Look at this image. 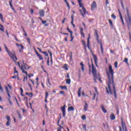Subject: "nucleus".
I'll list each match as a JSON object with an SVG mask.
<instances>
[{
    "instance_id": "obj_13",
    "label": "nucleus",
    "mask_w": 131,
    "mask_h": 131,
    "mask_svg": "<svg viewBox=\"0 0 131 131\" xmlns=\"http://www.w3.org/2000/svg\"><path fill=\"white\" fill-rule=\"evenodd\" d=\"M88 103L86 102V101H85V105L84 106V110L85 111H87L88 110Z\"/></svg>"
},
{
    "instance_id": "obj_6",
    "label": "nucleus",
    "mask_w": 131,
    "mask_h": 131,
    "mask_svg": "<svg viewBox=\"0 0 131 131\" xmlns=\"http://www.w3.org/2000/svg\"><path fill=\"white\" fill-rule=\"evenodd\" d=\"M79 7L82 8L84 14H86V9L84 7V5L82 3L79 4Z\"/></svg>"
},
{
    "instance_id": "obj_61",
    "label": "nucleus",
    "mask_w": 131,
    "mask_h": 131,
    "mask_svg": "<svg viewBox=\"0 0 131 131\" xmlns=\"http://www.w3.org/2000/svg\"><path fill=\"white\" fill-rule=\"evenodd\" d=\"M67 78H68V79H70V75H69V73L67 74Z\"/></svg>"
},
{
    "instance_id": "obj_48",
    "label": "nucleus",
    "mask_w": 131,
    "mask_h": 131,
    "mask_svg": "<svg viewBox=\"0 0 131 131\" xmlns=\"http://www.w3.org/2000/svg\"><path fill=\"white\" fill-rule=\"evenodd\" d=\"M108 21H109V23H110L111 26L113 27V22L112 21V20L111 19H108Z\"/></svg>"
},
{
    "instance_id": "obj_39",
    "label": "nucleus",
    "mask_w": 131,
    "mask_h": 131,
    "mask_svg": "<svg viewBox=\"0 0 131 131\" xmlns=\"http://www.w3.org/2000/svg\"><path fill=\"white\" fill-rule=\"evenodd\" d=\"M79 12H80L81 15H82L83 17H84V15H85V14H84V13H82V9H79Z\"/></svg>"
},
{
    "instance_id": "obj_42",
    "label": "nucleus",
    "mask_w": 131,
    "mask_h": 131,
    "mask_svg": "<svg viewBox=\"0 0 131 131\" xmlns=\"http://www.w3.org/2000/svg\"><path fill=\"white\" fill-rule=\"evenodd\" d=\"M67 30L71 34H73L72 31H71L69 28H67Z\"/></svg>"
},
{
    "instance_id": "obj_37",
    "label": "nucleus",
    "mask_w": 131,
    "mask_h": 131,
    "mask_svg": "<svg viewBox=\"0 0 131 131\" xmlns=\"http://www.w3.org/2000/svg\"><path fill=\"white\" fill-rule=\"evenodd\" d=\"M6 119H7V120L8 121H11V117H10V116H7Z\"/></svg>"
},
{
    "instance_id": "obj_22",
    "label": "nucleus",
    "mask_w": 131,
    "mask_h": 131,
    "mask_svg": "<svg viewBox=\"0 0 131 131\" xmlns=\"http://www.w3.org/2000/svg\"><path fill=\"white\" fill-rule=\"evenodd\" d=\"M49 96V94H48V92H46V97H45V102L47 103L48 101H47V98Z\"/></svg>"
},
{
    "instance_id": "obj_40",
    "label": "nucleus",
    "mask_w": 131,
    "mask_h": 131,
    "mask_svg": "<svg viewBox=\"0 0 131 131\" xmlns=\"http://www.w3.org/2000/svg\"><path fill=\"white\" fill-rule=\"evenodd\" d=\"M95 36H96V38H99V35L98 34L97 30H95Z\"/></svg>"
},
{
    "instance_id": "obj_58",
    "label": "nucleus",
    "mask_w": 131,
    "mask_h": 131,
    "mask_svg": "<svg viewBox=\"0 0 131 131\" xmlns=\"http://www.w3.org/2000/svg\"><path fill=\"white\" fill-rule=\"evenodd\" d=\"M20 94H23V93H24V90H23V89H22V88H20Z\"/></svg>"
},
{
    "instance_id": "obj_62",
    "label": "nucleus",
    "mask_w": 131,
    "mask_h": 131,
    "mask_svg": "<svg viewBox=\"0 0 131 131\" xmlns=\"http://www.w3.org/2000/svg\"><path fill=\"white\" fill-rule=\"evenodd\" d=\"M13 36L14 37V38L16 41H19V40L17 39V37H16V36H15V35H13Z\"/></svg>"
},
{
    "instance_id": "obj_43",
    "label": "nucleus",
    "mask_w": 131,
    "mask_h": 131,
    "mask_svg": "<svg viewBox=\"0 0 131 131\" xmlns=\"http://www.w3.org/2000/svg\"><path fill=\"white\" fill-rule=\"evenodd\" d=\"M59 94L62 95L64 96L65 93H64V92H63V91H60Z\"/></svg>"
},
{
    "instance_id": "obj_54",
    "label": "nucleus",
    "mask_w": 131,
    "mask_h": 131,
    "mask_svg": "<svg viewBox=\"0 0 131 131\" xmlns=\"http://www.w3.org/2000/svg\"><path fill=\"white\" fill-rule=\"evenodd\" d=\"M96 98V93L94 94V97H93L92 100H95Z\"/></svg>"
},
{
    "instance_id": "obj_64",
    "label": "nucleus",
    "mask_w": 131,
    "mask_h": 131,
    "mask_svg": "<svg viewBox=\"0 0 131 131\" xmlns=\"http://www.w3.org/2000/svg\"><path fill=\"white\" fill-rule=\"evenodd\" d=\"M112 17L114 19H116V16L115 15H114V14H113V15H112Z\"/></svg>"
},
{
    "instance_id": "obj_32",
    "label": "nucleus",
    "mask_w": 131,
    "mask_h": 131,
    "mask_svg": "<svg viewBox=\"0 0 131 131\" xmlns=\"http://www.w3.org/2000/svg\"><path fill=\"white\" fill-rule=\"evenodd\" d=\"M42 54H44L46 56H48V53L46 51L41 52Z\"/></svg>"
},
{
    "instance_id": "obj_36",
    "label": "nucleus",
    "mask_w": 131,
    "mask_h": 131,
    "mask_svg": "<svg viewBox=\"0 0 131 131\" xmlns=\"http://www.w3.org/2000/svg\"><path fill=\"white\" fill-rule=\"evenodd\" d=\"M128 59L127 58H125L123 62H125L126 64H128Z\"/></svg>"
},
{
    "instance_id": "obj_56",
    "label": "nucleus",
    "mask_w": 131,
    "mask_h": 131,
    "mask_svg": "<svg viewBox=\"0 0 131 131\" xmlns=\"http://www.w3.org/2000/svg\"><path fill=\"white\" fill-rule=\"evenodd\" d=\"M28 96L31 97H32L33 96V95L32 93H30L29 94Z\"/></svg>"
},
{
    "instance_id": "obj_7",
    "label": "nucleus",
    "mask_w": 131,
    "mask_h": 131,
    "mask_svg": "<svg viewBox=\"0 0 131 131\" xmlns=\"http://www.w3.org/2000/svg\"><path fill=\"white\" fill-rule=\"evenodd\" d=\"M126 12H127V16L128 20L129 21V24H130V23H131V17H130V14L129 13V11H128V8H126Z\"/></svg>"
},
{
    "instance_id": "obj_44",
    "label": "nucleus",
    "mask_w": 131,
    "mask_h": 131,
    "mask_svg": "<svg viewBox=\"0 0 131 131\" xmlns=\"http://www.w3.org/2000/svg\"><path fill=\"white\" fill-rule=\"evenodd\" d=\"M21 28H22V29L23 30V31H24V33H25V36H27V33H26V31L25 30V29H24V28H23V26H21Z\"/></svg>"
},
{
    "instance_id": "obj_52",
    "label": "nucleus",
    "mask_w": 131,
    "mask_h": 131,
    "mask_svg": "<svg viewBox=\"0 0 131 131\" xmlns=\"http://www.w3.org/2000/svg\"><path fill=\"white\" fill-rule=\"evenodd\" d=\"M115 68H118V62H115Z\"/></svg>"
},
{
    "instance_id": "obj_18",
    "label": "nucleus",
    "mask_w": 131,
    "mask_h": 131,
    "mask_svg": "<svg viewBox=\"0 0 131 131\" xmlns=\"http://www.w3.org/2000/svg\"><path fill=\"white\" fill-rule=\"evenodd\" d=\"M89 37L88 38V41H87V47L89 49H90V34L89 35Z\"/></svg>"
},
{
    "instance_id": "obj_34",
    "label": "nucleus",
    "mask_w": 131,
    "mask_h": 131,
    "mask_svg": "<svg viewBox=\"0 0 131 131\" xmlns=\"http://www.w3.org/2000/svg\"><path fill=\"white\" fill-rule=\"evenodd\" d=\"M82 42L83 46H84V48L85 50L86 49V44H85V41H84V40H82Z\"/></svg>"
},
{
    "instance_id": "obj_53",
    "label": "nucleus",
    "mask_w": 131,
    "mask_h": 131,
    "mask_svg": "<svg viewBox=\"0 0 131 131\" xmlns=\"http://www.w3.org/2000/svg\"><path fill=\"white\" fill-rule=\"evenodd\" d=\"M33 76H34V75L32 74H30L28 75V77H29V78H30L31 77H33Z\"/></svg>"
},
{
    "instance_id": "obj_49",
    "label": "nucleus",
    "mask_w": 131,
    "mask_h": 131,
    "mask_svg": "<svg viewBox=\"0 0 131 131\" xmlns=\"http://www.w3.org/2000/svg\"><path fill=\"white\" fill-rule=\"evenodd\" d=\"M79 29L80 30V33L83 32V28L79 27Z\"/></svg>"
},
{
    "instance_id": "obj_47",
    "label": "nucleus",
    "mask_w": 131,
    "mask_h": 131,
    "mask_svg": "<svg viewBox=\"0 0 131 131\" xmlns=\"http://www.w3.org/2000/svg\"><path fill=\"white\" fill-rule=\"evenodd\" d=\"M30 12L31 14L33 15L34 14V9H30Z\"/></svg>"
},
{
    "instance_id": "obj_24",
    "label": "nucleus",
    "mask_w": 131,
    "mask_h": 131,
    "mask_svg": "<svg viewBox=\"0 0 131 131\" xmlns=\"http://www.w3.org/2000/svg\"><path fill=\"white\" fill-rule=\"evenodd\" d=\"M68 112H70V111H74V107L73 106H71V107H69L68 108Z\"/></svg>"
},
{
    "instance_id": "obj_55",
    "label": "nucleus",
    "mask_w": 131,
    "mask_h": 131,
    "mask_svg": "<svg viewBox=\"0 0 131 131\" xmlns=\"http://www.w3.org/2000/svg\"><path fill=\"white\" fill-rule=\"evenodd\" d=\"M18 75H16L15 76H12V79H15V78H17V77H18Z\"/></svg>"
},
{
    "instance_id": "obj_12",
    "label": "nucleus",
    "mask_w": 131,
    "mask_h": 131,
    "mask_svg": "<svg viewBox=\"0 0 131 131\" xmlns=\"http://www.w3.org/2000/svg\"><path fill=\"white\" fill-rule=\"evenodd\" d=\"M47 84L48 86H51L52 85V84L50 82L49 77H48V78H47Z\"/></svg>"
},
{
    "instance_id": "obj_25",
    "label": "nucleus",
    "mask_w": 131,
    "mask_h": 131,
    "mask_svg": "<svg viewBox=\"0 0 131 131\" xmlns=\"http://www.w3.org/2000/svg\"><path fill=\"white\" fill-rule=\"evenodd\" d=\"M37 56L40 60H42L43 59L42 55H40V54H39Z\"/></svg>"
},
{
    "instance_id": "obj_2",
    "label": "nucleus",
    "mask_w": 131,
    "mask_h": 131,
    "mask_svg": "<svg viewBox=\"0 0 131 131\" xmlns=\"http://www.w3.org/2000/svg\"><path fill=\"white\" fill-rule=\"evenodd\" d=\"M4 49H5L6 52L8 53L11 59H12L14 62H16V61L17 60V56H16V54H15V53H13L10 51H9L8 48L5 44H4Z\"/></svg>"
},
{
    "instance_id": "obj_21",
    "label": "nucleus",
    "mask_w": 131,
    "mask_h": 131,
    "mask_svg": "<svg viewBox=\"0 0 131 131\" xmlns=\"http://www.w3.org/2000/svg\"><path fill=\"white\" fill-rule=\"evenodd\" d=\"M0 27H2V28H0V31L4 32V31H5V28L3 26V25H1L0 24Z\"/></svg>"
},
{
    "instance_id": "obj_1",
    "label": "nucleus",
    "mask_w": 131,
    "mask_h": 131,
    "mask_svg": "<svg viewBox=\"0 0 131 131\" xmlns=\"http://www.w3.org/2000/svg\"><path fill=\"white\" fill-rule=\"evenodd\" d=\"M108 69H109V72H106V74L108 78V88L106 87V93L108 95H113V92L111 90V86H112L114 89V94L115 95V98L117 99V95L116 93V88H115L114 82V72L112 69V67L111 66H109Z\"/></svg>"
},
{
    "instance_id": "obj_8",
    "label": "nucleus",
    "mask_w": 131,
    "mask_h": 131,
    "mask_svg": "<svg viewBox=\"0 0 131 131\" xmlns=\"http://www.w3.org/2000/svg\"><path fill=\"white\" fill-rule=\"evenodd\" d=\"M91 8H92V10H94L95 9L97 8V4H96V2L94 1L93 2L92 6H91Z\"/></svg>"
},
{
    "instance_id": "obj_46",
    "label": "nucleus",
    "mask_w": 131,
    "mask_h": 131,
    "mask_svg": "<svg viewBox=\"0 0 131 131\" xmlns=\"http://www.w3.org/2000/svg\"><path fill=\"white\" fill-rule=\"evenodd\" d=\"M5 90H6L7 93H10V91L9 90V89L8 87H7V86L5 87Z\"/></svg>"
},
{
    "instance_id": "obj_31",
    "label": "nucleus",
    "mask_w": 131,
    "mask_h": 131,
    "mask_svg": "<svg viewBox=\"0 0 131 131\" xmlns=\"http://www.w3.org/2000/svg\"><path fill=\"white\" fill-rule=\"evenodd\" d=\"M63 68L65 69L66 71L68 70V65L67 64H64V66L63 67Z\"/></svg>"
},
{
    "instance_id": "obj_3",
    "label": "nucleus",
    "mask_w": 131,
    "mask_h": 131,
    "mask_svg": "<svg viewBox=\"0 0 131 131\" xmlns=\"http://www.w3.org/2000/svg\"><path fill=\"white\" fill-rule=\"evenodd\" d=\"M92 74L94 75L95 82H97V80H99V81H100L101 79L100 78V76L99 75L97 76L96 69L95 67L94 66L93 62L92 63Z\"/></svg>"
},
{
    "instance_id": "obj_23",
    "label": "nucleus",
    "mask_w": 131,
    "mask_h": 131,
    "mask_svg": "<svg viewBox=\"0 0 131 131\" xmlns=\"http://www.w3.org/2000/svg\"><path fill=\"white\" fill-rule=\"evenodd\" d=\"M60 110L62 112H66V105H64L63 106H61Z\"/></svg>"
},
{
    "instance_id": "obj_4",
    "label": "nucleus",
    "mask_w": 131,
    "mask_h": 131,
    "mask_svg": "<svg viewBox=\"0 0 131 131\" xmlns=\"http://www.w3.org/2000/svg\"><path fill=\"white\" fill-rule=\"evenodd\" d=\"M121 124L123 131H127L125 123L123 121L122 118L121 119Z\"/></svg>"
},
{
    "instance_id": "obj_15",
    "label": "nucleus",
    "mask_w": 131,
    "mask_h": 131,
    "mask_svg": "<svg viewBox=\"0 0 131 131\" xmlns=\"http://www.w3.org/2000/svg\"><path fill=\"white\" fill-rule=\"evenodd\" d=\"M23 65H22V66H23V69H24V71H25V70L27 71V68L26 66H27V64L26 63H25L24 61H23Z\"/></svg>"
},
{
    "instance_id": "obj_9",
    "label": "nucleus",
    "mask_w": 131,
    "mask_h": 131,
    "mask_svg": "<svg viewBox=\"0 0 131 131\" xmlns=\"http://www.w3.org/2000/svg\"><path fill=\"white\" fill-rule=\"evenodd\" d=\"M39 14L40 17H43L45 16V11L43 9H40L39 11Z\"/></svg>"
},
{
    "instance_id": "obj_59",
    "label": "nucleus",
    "mask_w": 131,
    "mask_h": 131,
    "mask_svg": "<svg viewBox=\"0 0 131 131\" xmlns=\"http://www.w3.org/2000/svg\"><path fill=\"white\" fill-rule=\"evenodd\" d=\"M15 101H16V103H17V104L18 105V106H20V105H19V103H18V101H17V98H15Z\"/></svg>"
},
{
    "instance_id": "obj_16",
    "label": "nucleus",
    "mask_w": 131,
    "mask_h": 131,
    "mask_svg": "<svg viewBox=\"0 0 131 131\" xmlns=\"http://www.w3.org/2000/svg\"><path fill=\"white\" fill-rule=\"evenodd\" d=\"M101 110L102 111V112L104 113H107V111L106 110L104 106L103 105H101Z\"/></svg>"
},
{
    "instance_id": "obj_33",
    "label": "nucleus",
    "mask_w": 131,
    "mask_h": 131,
    "mask_svg": "<svg viewBox=\"0 0 131 131\" xmlns=\"http://www.w3.org/2000/svg\"><path fill=\"white\" fill-rule=\"evenodd\" d=\"M10 124H11V121H7V122H6V125L7 126H9Z\"/></svg>"
},
{
    "instance_id": "obj_51",
    "label": "nucleus",
    "mask_w": 131,
    "mask_h": 131,
    "mask_svg": "<svg viewBox=\"0 0 131 131\" xmlns=\"http://www.w3.org/2000/svg\"><path fill=\"white\" fill-rule=\"evenodd\" d=\"M12 2H13V0H11L10 1H9V5L10 6L12 7Z\"/></svg>"
},
{
    "instance_id": "obj_20",
    "label": "nucleus",
    "mask_w": 131,
    "mask_h": 131,
    "mask_svg": "<svg viewBox=\"0 0 131 131\" xmlns=\"http://www.w3.org/2000/svg\"><path fill=\"white\" fill-rule=\"evenodd\" d=\"M96 40H97V42H98V45H100V46L102 45V40H99V38H96Z\"/></svg>"
},
{
    "instance_id": "obj_57",
    "label": "nucleus",
    "mask_w": 131,
    "mask_h": 131,
    "mask_svg": "<svg viewBox=\"0 0 131 131\" xmlns=\"http://www.w3.org/2000/svg\"><path fill=\"white\" fill-rule=\"evenodd\" d=\"M41 21H42V24H43V25H45L47 23V21H46V20H42Z\"/></svg>"
},
{
    "instance_id": "obj_45",
    "label": "nucleus",
    "mask_w": 131,
    "mask_h": 131,
    "mask_svg": "<svg viewBox=\"0 0 131 131\" xmlns=\"http://www.w3.org/2000/svg\"><path fill=\"white\" fill-rule=\"evenodd\" d=\"M81 118L83 120H85L86 119V117L85 115L82 116Z\"/></svg>"
},
{
    "instance_id": "obj_17",
    "label": "nucleus",
    "mask_w": 131,
    "mask_h": 131,
    "mask_svg": "<svg viewBox=\"0 0 131 131\" xmlns=\"http://www.w3.org/2000/svg\"><path fill=\"white\" fill-rule=\"evenodd\" d=\"M80 66H81V69L82 71V72H84V64H83V62H81V63H80Z\"/></svg>"
},
{
    "instance_id": "obj_27",
    "label": "nucleus",
    "mask_w": 131,
    "mask_h": 131,
    "mask_svg": "<svg viewBox=\"0 0 131 131\" xmlns=\"http://www.w3.org/2000/svg\"><path fill=\"white\" fill-rule=\"evenodd\" d=\"M16 46H17V47H20V48H21V49H24V48L23 45H20V44H17V43H16Z\"/></svg>"
},
{
    "instance_id": "obj_30",
    "label": "nucleus",
    "mask_w": 131,
    "mask_h": 131,
    "mask_svg": "<svg viewBox=\"0 0 131 131\" xmlns=\"http://www.w3.org/2000/svg\"><path fill=\"white\" fill-rule=\"evenodd\" d=\"M71 82V80L70 79H67V80H66V83H67V84H70Z\"/></svg>"
},
{
    "instance_id": "obj_41",
    "label": "nucleus",
    "mask_w": 131,
    "mask_h": 131,
    "mask_svg": "<svg viewBox=\"0 0 131 131\" xmlns=\"http://www.w3.org/2000/svg\"><path fill=\"white\" fill-rule=\"evenodd\" d=\"M0 17H1V19H2V22L4 23V20L3 16V15H2V14H1V13H0Z\"/></svg>"
},
{
    "instance_id": "obj_19",
    "label": "nucleus",
    "mask_w": 131,
    "mask_h": 131,
    "mask_svg": "<svg viewBox=\"0 0 131 131\" xmlns=\"http://www.w3.org/2000/svg\"><path fill=\"white\" fill-rule=\"evenodd\" d=\"M120 19L121 20L122 25H124V20H123V17H122V16L121 13H120Z\"/></svg>"
},
{
    "instance_id": "obj_10",
    "label": "nucleus",
    "mask_w": 131,
    "mask_h": 131,
    "mask_svg": "<svg viewBox=\"0 0 131 131\" xmlns=\"http://www.w3.org/2000/svg\"><path fill=\"white\" fill-rule=\"evenodd\" d=\"M93 57H94V61H95V65L96 66V67H98V62H97V56L96 55H95L94 54L93 55Z\"/></svg>"
},
{
    "instance_id": "obj_50",
    "label": "nucleus",
    "mask_w": 131,
    "mask_h": 131,
    "mask_svg": "<svg viewBox=\"0 0 131 131\" xmlns=\"http://www.w3.org/2000/svg\"><path fill=\"white\" fill-rule=\"evenodd\" d=\"M14 74L17 73V74H16L17 76H18V71L16 70V68H14Z\"/></svg>"
},
{
    "instance_id": "obj_26",
    "label": "nucleus",
    "mask_w": 131,
    "mask_h": 131,
    "mask_svg": "<svg viewBox=\"0 0 131 131\" xmlns=\"http://www.w3.org/2000/svg\"><path fill=\"white\" fill-rule=\"evenodd\" d=\"M100 49H101V54H103V52H104V49H103V45L102 44L100 45Z\"/></svg>"
},
{
    "instance_id": "obj_29",
    "label": "nucleus",
    "mask_w": 131,
    "mask_h": 131,
    "mask_svg": "<svg viewBox=\"0 0 131 131\" xmlns=\"http://www.w3.org/2000/svg\"><path fill=\"white\" fill-rule=\"evenodd\" d=\"M59 88H61L62 90L65 89L66 90H68V88L66 86H59Z\"/></svg>"
},
{
    "instance_id": "obj_28",
    "label": "nucleus",
    "mask_w": 131,
    "mask_h": 131,
    "mask_svg": "<svg viewBox=\"0 0 131 131\" xmlns=\"http://www.w3.org/2000/svg\"><path fill=\"white\" fill-rule=\"evenodd\" d=\"M120 4L121 5V7H122V8L124 10V4H123V2L122 1H120Z\"/></svg>"
},
{
    "instance_id": "obj_11",
    "label": "nucleus",
    "mask_w": 131,
    "mask_h": 131,
    "mask_svg": "<svg viewBox=\"0 0 131 131\" xmlns=\"http://www.w3.org/2000/svg\"><path fill=\"white\" fill-rule=\"evenodd\" d=\"M81 90L82 88H79L78 90L77 94L78 97H80L81 96Z\"/></svg>"
},
{
    "instance_id": "obj_38",
    "label": "nucleus",
    "mask_w": 131,
    "mask_h": 131,
    "mask_svg": "<svg viewBox=\"0 0 131 131\" xmlns=\"http://www.w3.org/2000/svg\"><path fill=\"white\" fill-rule=\"evenodd\" d=\"M0 90H1V91L2 93H3V92H4V89L3 88V87H2V85H1V82H0Z\"/></svg>"
},
{
    "instance_id": "obj_60",
    "label": "nucleus",
    "mask_w": 131,
    "mask_h": 131,
    "mask_svg": "<svg viewBox=\"0 0 131 131\" xmlns=\"http://www.w3.org/2000/svg\"><path fill=\"white\" fill-rule=\"evenodd\" d=\"M62 115L63 117H65L66 116V112H62Z\"/></svg>"
},
{
    "instance_id": "obj_14",
    "label": "nucleus",
    "mask_w": 131,
    "mask_h": 131,
    "mask_svg": "<svg viewBox=\"0 0 131 131\" xmlns=\"http://www.w3.org/2000/svg\"><path fill=\"white\" fill-rule=\"evenodd\" d=\"M116 118V117L114 114H112L110 116V119L112 121L114 120Z\"/></svg>"
},
{
    "instance_id": "obj_35",
    "label": "nucleus",
    "mask_w": 131,
    "mask_h": 131,
    "mask_svg": "<svg viewBox=\"0 0 131 131\" xmlns=\"http://www.w3.org/2000/svg\"><path fill=\"white\" fill-rule=\"evenodd\" d=\"M82 126L84 130H86V125L85 124H82Z\"/></svg>"
},
{
    "instance_id": "obj_5",
    "label": "nucleus",
    "mask_w": 131,
    "mask_h": 131,
    "mask_svg": "<svg viewBox=\"0 0 131 131\" xmlns=\"http://www.w3.org/2000/svg\"><path fill=\"white\" fill-rule=\"evenodd\" d=\"M21 70L22 71L23 73L26 74L27 76L25 77L23 81L25 82V80H27L28 79V72L27 71H24V69H23V66H21L20 68Z\"/></svg>"
},
{
    "instance_id": "obj_63",
    "label": "nucleus",
    "mask_w": 131,
    "mask_h": 131,
    "mask_svg": "<svg viewBox=\"0 0 131 131\" xmlns=\"http://www.w3.org/2000/svg\"><path fill=\"white\" fill-rule=\"evenodd\" d=\"M66 4H67V7H68L69 9L70 10V5H69V4L68 3Z\"/></svg>"
}]
</instances>
